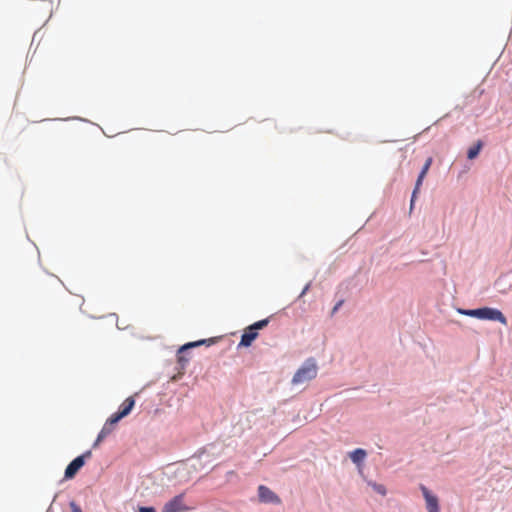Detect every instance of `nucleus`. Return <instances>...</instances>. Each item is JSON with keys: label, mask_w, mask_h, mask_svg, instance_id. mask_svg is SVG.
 Wrapping results in <instances>:
<instances>
[{"label": "nucleus", "mask_w": 512, "mask_h": 512, "mask_svg": "<svg viewBox=\"0 0 512 512\" xmlns=\"http://www.w3.org/2000/svg\"><path fill=\"white\" fill-rule=\"evenodd\" d=\"M460 313L481 320L498 321L503 325L507 324L506 317L500 310L495 308L483 307L478 309L460 310Z\"/></svg>", "instance_id": "nucleus-1"}, {"label": "nucleus", "mask_w": 512, "mask_h": 512, "mask_svg": "<svg viewBox=\"0 0 512 512\" xmlns=\"http://www.w3.org/2000/svg\"><path fill=\"white\" fill-rule=\"evenodd\" d=\"M318 367L314 360H307L294 374L292 383L294 385L310 381L317 376Z\"/></svg>", "instance_id": "nucleus-2"}, {"label": "nucleus", "mask_w": 512, "mask_h": 512, "mask_svg": "<svg viewBox=\"0 0 512 512\" xmlns=\"http://www.w3.org/2000/svg\"><path fill=\"white\" fill-rule=\"evenodd\" d=\"M269 323V319H263L248 326L242 334L239 345L249 347L258 337V330L265 328Z\"/></svg>", "instance_id": "nucleus-3"}, {"label": "nucleus", "mask_w": 512, "mask_h": 512, "mask_svg": "<svg viewBox=\"0 0 512 512\" xmlns=\"http://www.w3.org/2000/svg\"><path fill=\"white\" fill-rule=\"evenodd\" d=\"M91 456V451H86L82 455L72 460L70 464L66 467L65 478L72 479L77 474V472L84 466L85 459H89Z\"/></svg>", "instance_id": "nucleus-4"}, {"label": "nucleus", "mask_w": 512, "mask_h": 512, "mask_svg": "<svg viewBox=\"0 0 512 512\" xmlns=\"http://www.w3.org/2000/svg\"><path fill=\"white\" fill-rule=\"evenodd\" d=\"M188 507L184 502V494H179L165 503L161 512H185Z\"/></svg>", "instance_id": "nucleus-5"}, {"label": "nucleus", "mask_w": 512, "mask_h": 512, "mask_svg": "<svg viewBox=\"0 0 512 512\" xmlns=\"http://www.w3.org/2000/svg\"><path fill=\"white\" fill-rule=\"evenodd\" d=\"M259 501L262 503L280 504L281 499L270 488L264 485L258 487Z\"/></svg>", "instance_id": "nucleus-6"}, {"label": "nucleus", "mask_w": 512, "mask_h": 512, "mask_svg": "<svg viewBox=\"0 0 512 512\" xmlns=\"http://www.w3.org/2000/svg\"><path fill=\"white\" fill-rule=\"evenodd\" d=\"M423 497L426 502V509L428 512H440L439 500L436 495L432 494L424 485L420 486Z\"/></svg>", "instance_id": "nucleus-7"}, {"label": "nucleus", "mask_w": 512, "mask_h": 512, "mask_svg": "<svg viewBox=\"0 0 512 512\" xmlns=\"http://www.w3.org/2000/svg\"><path fill=\"white\" fill-rule=\"evenodd\" d=\"M433 162V159L432 157H428L427 160L425 161L423 167H422V170L417 178V181H416V184H415V188H414V191L412 193V199H411V207L413 206V203H414V199L416 197V194L418 193L419 189H420V186L422 185V182L426 176V174L428 173L429 169H430V166Z\"/></svg>", "instance_id": "nucleus-8"}, {"label": "nucleus", "mask_w": 512, "mask_h": 512, "mask_svg": "<svg viewBox=\"0 0 512 512\" xmlns=\"http://www.w3.org/2000/svg\"><path fill=\"white\" fill-rule=\"evenodd\" d=\"M206 343V340H200V341H196V342H191V343H188V344H185L183 345L179 350H178V362L184 366L185 363L188 362V359L185 358L183 356V353L189 349V348H192V347H196V346H200L202 344Z\"/></svg>", "instance_id": "nucleus-9"}, {"label": "nucleus", "mask_w": 512, "mask_h": 512, "mask_svg": "<svg viewBox=\"0 0 512 512\" xmlns=\"http://www.w3.org/2000/svg\"><path fill=\"white\" fill-rule=\"evenodd\" d=\"M114 426L110 423L105 422L101 431L99 432L96 441L93 444V448H96L108 435L112 433Z\"/></svg>", "instance_id": "nucleus-10"}, {"label": "nucleus", "mask_w": 512, "mask_h": 512, "mask_svg": "<svg viewBox=\"0 0 512 512\" xmlns=\"http://www.w3.org/2000/svg\"><path fill=\"white\" fill-rule=\"evenodd\" d=\"M135 405V400L133 397H128L124 400V402L119 407V412L123 415V417H126L131 410L133 409Z\"/></svg>", "instance_id": "nucleus-11"}, {"label": "nucleus", "mask_w": 512, "mask_h": 512, "mask_svg": "<svg viewBox=\"0 0 512 512\" xmlns=\"http://www.w3.org/2000/svg\"><path fill=\"white\" fill-rule=\"evenodd\" d=\"M365 457L366 451L361 448L355 449L350 453V459L356 464L361 463L365 459Z\"/></svg>", "instance_id": "nucleus-12"}, {"label": "nucleus", "mask_w": 512, "mask_h": 512, "mask_svg": "<svg viewBox=\"0 0 512 512\" xmlns=\"http://www.w3.org/2000/svg\"><path fill=\"white\" fill-rule=\"evenodd\" d=\"M482 146H483V143L482 141H478L473 147L469 148L468 152H467V157L468 159L472 160L474 158H476L480 152V150L482 149Z\"/></svg>", "instance_id": "nucleus-13"}, {"label": "nucleus", "mask_w": 512, "mask_h": 512, "mask_svg": "<svg viewBox=\"0 0 512 512\" xmlns=\"http://www.w3.org/2000/svg\"><path fill=\"white\" fill-rule=\"evenodd\" d=\"M123 417V415L117 411L116 413L112 414L107 420V423H110L112 426H114L116 423H118Z\"/></svg>", "instance_id": "nucleus-14"}, {"label": "nucleus", "mask_w": 512, "mask_h": 512, "mask_svg": "<svg viewBox=\"0 0 512 512\" xmlns=\"http://www.w3.org/2000/svg\"><path fill=\"white\" fill-rule=\"evenodd\" d=\"M370 485L372 486L374 491H376L377 493H379L383 496L386 495V488L382 484L371 483Z\"/></svg>", "instance_id": "nucleus-15"}, {"label": "nucleus", "mask_w": 512, "mask_h": 512, "mask_svg": "<svg viewBox=\"0 0 512 512\" xmlns=\"http://www.w3.org/2000/svg\"><path fill=\"white\" fill-rule=\"evenodd\" d=\"M70 508H71V511L72 512H82V509L80 508L79 505H77L75 502H71L70 503Z\"/></svg>", "instance_id": "nucleus-16"}, {"label": "nucleus", "mask_w": 512, "mask_h": 512, "mask_svg": "<svg viewBox=\"0 0 512 512\" xmlns=\"http://www.w3.org/2000/svg\"><path fill=\"white\" fill-rule=\"evenodd\" d=\"M343 302H344L343 300H340L336 303V305L332 309V315L338 311V309L343 305Z\"/></svg>", "instance_id": "nucleus-17"}, {"label": "nucleus", "mask_w": 512, "mask_h": 512, "mask_svg": "<svg viewBox=\"0 0 512 512\" xmlns=\"http://www.w3.org/2000/svg\"><path fill=\"white\" fill-rule=\"evenodd\" d=\"M139 512H156L153 507H139Z\"/></svg>", "instance_id": "nucleus-18"}, {"label": "nucleus", "mask_w": 512, "mask_h": 512, "mask_svg": "<svg viewBox=\"0 0 512 512\" xmlns=\"http://www.w3.org/2000/svg\"><path fill=\"white\" fill-rule=\"evenodd\" d=\"M308 290V285L304 288V290L302 291V295L306 293V291Z\"/></svg>", "instance_id": "nucleus-19"}]
</instances>
